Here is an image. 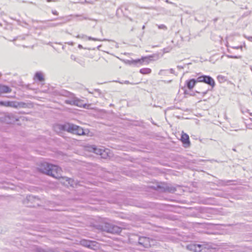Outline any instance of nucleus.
Instances as JSON below:
<instances>
[{
    "label": "nucleus",
    "mask_w": 252,
    "mask_h": 252,
    "mask_svg": "<svg viewBox=\"0 0 252 252\" xmlns=\"http://www.w3.org/2000/svg\"><path fill=\"white\" fill-rule=\"evenodd\" d=\"M181 141L184 144L187 145L185 146L186 147L189 146L190 142L189 140V136L188 134L186 133L182 134L181 136Z\"/></svg>",
    "instance_id": "13"
},
{
    "label": "nucleus",
    "mask_w": 252,
    "mask_h": 252,
    "mask_svg": "<svg viewBox=\"0 0 252 252\" xmlns=\"http://www.w3.org/2000/svg\"><path fill=\"white\" fill-rule=\"evenodd\" d=\"M69 98H70V99L65 100V101H64L65 103L69 104L71 105H73L74 95H73V96L69 97Z\"/></svg>",
    "instance_id": "24"
},
{
    "label": "nucleus",
    "mask_w": 252,
    "mask_h": 252,
    "mask_svg": "<svg viewBox=\"0 0 252 252\" xmlns=\"http://www.w3.org/2000/svg\"><path fill=\"white\" fill-rule=\"evenodd\" d=\"M124 83L126 84H129L130 83L128 81H125Z\"/></svg>",
    "instance_id": "38"
},
{
    "label": "nucleus",
    "mask_w": 252,
    "mask_h": 252,
    "mask_svg": "<svg viewBox=\"0 0 252 252\" xmlns=\"http://www.w3.org/2000/svg\"><path fill=\"white\" fill-rule=\"evenodd\" d=\"M232 181H233L232 180H220L219 181V184H220V185H221L222 186H226L228 183H229Z\"/></svg>",
    "instance_id": "25"
},
{
    "label": "nucleus",
    "mask_w": 252,
    "mask_h": 252,
    "mask_svg": "<svg viewBox=\"0 0 252 252\" xmlns=\"http://www.w3.org/2000/svg\"><path fill=\"white\" fill-rule=\"evenodd\" d=\"M208 90H207L205 91V92H202V93L203 94V95H205L207 93Z\"/></svg>",
    "instance_id": "36"
},
{
    "label": "nucleus",
    "mask_w": 252,
    "mask_h": 252,
    "mask_svg": "<svg viewBox=\"0 0 252 252\" xmlns=\"http://www.w3.org/2000/svg\"><path fill=\"white\" fill-rule=\"evenodd\" d=\"M169 71L170 73H172V74H174L175 73V71L172 68H171L169 70Z\"/></svg>",
    "instance_id": "32"
},
{
    "label": "nucleus",
    "mask_w": 252,
    "mask_h": 252,
    "mask_svg": "<svg viewBox=\"0 0 252 252\" xmlns=\"http://www.w3.org/2000/svg\"><path fill=\"white\" fill-rule=\"evenodd\" d=\"M39 170L41 172L55 178L61 177L62 169L57 165L43 162L40 164Z\"/></svg>",
    "instance_id": "1"
},
{
    "label": "nucleus",
    "mask_w": 252,
    "mask_h": 252,
    "mask_svg": "<svg viewBox=\"0 0 252 252\" xmlns=\"http://www.w3.org/2000/svg\"><path fill=\"white\" fill-rule=\"evenodd\" d=\"M234 48H236V49H242V46H240L236 47H235Z\"/></svg>",
    "instance_id": "37"
},
{
    "label": "nucleus",
    "mask_w": 252,
    "mask_h": 252,
    "mask_svg": "<svg viewBox=\"0 0 252 252\" xmlns=\"http://www.w3.org/2000/svg\"><path fill=\"white\" fill-rule=\"evenodd\" d=\"M183 34L180 35V36L183 41H189L190 40V32H182Z\"/></svg>",
    "instance_id": "18"
},
{
    "label": "nucleus",
    "mask_w": 252,
    "mask_h": 252,
    "mask_svg": "<svg viewBox=\"0 0 252 252\" xmlns=\"http://www.w3.org/2000/svg\"><path fill=\"white\" fill-rule=\"evenodd\" d=\"M198 82H203L209 85L211 89H213L216 85L215 80L211 76L208 75H201L197 78Z\"/></svg>",
    "instance_id": "8"
},
{
    "label": "nucleus",
    "mask_w": 252,
    "mask_h": 252,
    "mask_svg": "<svg viewBox=\"0 0 252 252\" xmlns=\"http://www.w3.org/2000/svg\"><path fill=\"white\" fill-rule=\"evenodd\" d=\"M217 20H218V18H215V19L213 20V21H214V22H216Z\"/></svg>",
    "instance_id": "41"
},
{
    "label": "nucleus",
    "mask_w": 252,
    "mask_h": 252,
    "mask_svg": "<svg viewBox=\"0 0 252 252\" xmlns=\"http://www.w3.org/2000/svg\"><path fill=\"white\" fill-rule=\"evenodd\" d=\"M227 57L229 58L232 59H240L241 58V56H232V55H227Z\"/></svg>",
    "instance_id": "26"
},
{
    "label": "nucleus",
    "mask_w": 252,
    "mask_h": 252,
    "mask_svg": "<svg viewBox=\"0 0 252 252\" xmlns=\"http://www.w3.org/2000/svg\"><path fill=\"white\" fill-rule=\"evenodd\" d=\"M0 105L6 107H10L15 108H26L27 104L23 102L10 101H0Z\"/></svg>",
    "instance_id": "6"
},
{
    "label": "nucleus",
    "mask_w": 252,
    "mask_h": 252,
    "mask_svg": "<svg viewBox=\"0 0 252 252\" xmlns=\"http://www.w3.org/2000/svg\"><path fill=\"white\" fill-rule=\"evenodd\" d=\"M247 38L249 41L252 42V36H248Z\"/></svg>",
    "instance_id": "34"
},
{
    "label": "nucleus",
    "mask_w": 252,
    "mask_h": 252,
    "mask_svg": "<svg viewBox=\"0 0 252 252\" xmlns=\"http://www.w3.org/2000/svg\"><path fill=\"white\" fill-rule=\"evenodd\" d=\"M134 239L135 240V243H137L139 245L144 248H148L150 246V239L146 237H139L137 235H131L129 238V240Z\"/></svg>",
    "instance_id": "5"
},
{
    "label": "nucleus",
    "mask_w": 252,
    "mask_h": 252,
    "mask_svg": "<svg viewBox=\"0 0 252 252\" xmlns=\"http://www.w3.org/2000/svg\"><path fill=\"white\" fill-rule=\"evenodd\" d=\"M164 70H161L160 71H159V74H161L162 72L164 71Z\"/></svg>",
    "instance_id": "43"
},
{
    "label": "nucleus",
    "mask_w": 252,
    "mask_h": 252,
    "mask_svg": "<svg viewBox=\"0 0 252 252\" xmlns=\"http://www.w3.org/2000/svg\"><path fill=\"white\" fill-rule=\"evenodd\" d=\"M11 92V89L7 86L0 85V94Z\"/></svg>",
    "instance_id": "17"
},
{
    "label": "nucleus",
    "mask_w": 252,
    "mask_h": 252,
    "mask_svg": "<svg viewBox=\"0 0 252 252\" xmlns=\"http://www.w3.org/2000/svg\"><path fill=\"white\" fill-rule=\"evenodd\" d=\"M98 228L102 231L113 234H118L122 231V229L120 227L108 222H105L101 225H99Z\"/></svg>",
    "instance_id": "3"
},
{
    "label": "nucleus",
    "mask_w": 252,
    "mask_h": 252,
    "mask_svg": "<svg viewBox=\"0 0 252 252\" xmlns=\"http://www.w3.org/2000/svg\"><path fill=\"white\" fill-rule=\"evenodd\" d=\"M149 61H150V59L148 57H142L141 59L132 60L131 61V62L133 63L142 64L144 62H146L147 63H149Z\"/></svg>",
    "instance_id": "15"
},
{
    "label": "nucleus",
    "mask_w": 252,
    "mask_h": 252,
    "mask_svg": "<svg viewBox=\"0 0 252 252\" xmlns=\"http://www.w3.org/2000/svg\"><path fill=\"white\" fill-rule=\"evenodd\" d=\"M73 105L80 107L86 108L87 104L84 103L83 100L78 99L74 96Z\"/></svg>",
    "instance_id": "12"
},
{
    "label": "nucleus",
    "mask_w": 252,
    "mask_h": 252,
    "mask_svg": "<svg viewBox=\"0 0 252 252\" xmlns=\"http://www.w3.org/2000/svg\"><path fill=\"white\" fill-rule=\"evenodd\" d=\"M158 29H161V30H166V27L164 25H160L158 26Z\"/></svg>",
    "instance_id": "29"
},
{
    "label": "nucleus",
    "mask_w": 252,
    "mask_h": 252,
    "mask_svg": "<svg viewBox=\"0 0 252 252\" xmlns=\"http://www.w3.org/2000/svg\"><path fill=\"white\" fill-rule=\"evenodd\" d=\"M68 44L69 45H73V42H68Z\"/></svg>",
    "instance_id": "42"
},
{
    "label": "nucleus",
    "mask_w": 252,
    "mask_h": 252,
    "mask_svg": "<svg viewBox=\"0 0 252 252\" xmlns=\"http://www.w3.org/2000/svg\"><path fill=\"white\" fill-rule=\"evenodd\" d=\"M197 82V79H191L186 81V85L189 89L191 90L194 87Z\"/></svg>",
    "instance_id": "14"
},
{
    "label": "nucleus",
    "mask_w": 252,
    "mask_h": 252,
    "mask_svg": "<svg viewBox=\"0 0 252 252\" xmlns=\"http://www.w3.org/2000/svg\"><path fill=\"white\" fill-rule=\"evenodd\" d=\"M55 1L56 0H47V1H48V2H50V1Z\"/></svg>",
    "instance_id": "40"
},
{
    "label": "nucleus",
    "mask_w": 252,
    "mask_h": 252,
    "mask_svg": "<svg viewBox=\"0 0 252 252\" xmlns=\"http://www.w3.org/2000/svg\"><path fill=\"white\" fill-rule=\"evenodd\" d=\"M171 47L165 48L163 49V53H168L171 50Z\"/></svg>",
    "instance_id": "27"
},
{
    "label": "nucleus",
    "mask_w": 252,
    "mask_h": 252,
    "mask_svg": "<svg viewBox=\"0 0 252 252\" xmlns=\"http://www.w3.org/2000/svg\"><path fill=\"white\" fill-rule=\"evenodd\" d=\"M34 77L40 82H42L44 80L43 74L41 72H37L35 74Z\"/></svg>",
    "instance_id": "20"
},
{
    "label": "nucleus",
    "mask_w": 252,
    "mask_h": 252,
    "mask_svg": "<svg viewBox=\"0 0 252 252\" xmlns=\"http://www.w3.org/2000/svg\"><path fill=\"white\" fill-rule=\"evenodd\" d=\"M158 188L161 191L169 193H174L176 190L175 187L168 184H163L161 186H158Z\"/></svg>",
    "instance_id": "10"
},
{
    "label": "nucleus",
    "mask_w": 252,
    "mask_h": 252,
    "mask_svg": "<svg viewBox=\"0 0 252 252\" xmlns=\"http://www.w3.org/2000/svg\"><path fill=\"white\" fill-rule=\"evenodd\" d=\"M91 148L93 152L101 156V157L103 158H106L108 157H110V151L108 149H104L103 147L98 148L95 146H93Z\"/></svg>",
    "instance_id": "7"
},
{
    "label": "nucleus",
    "mask_w": 252,
    "mask_h": 252,
    "mask_svg": "<svg viewBox=\"0 0 252 252\" xmlns=\"http://www.w3.org/2000/svg\"><path fill=\"white\" fill-rule=\"evenodd\" d=\"M70 58L71 60H73V61H75L77 62H79V61L78 60V58H76V57L73 55H71V56H70Z\"/></svg>",
    "instance_id": "28"
},
{
    "label": "nucleus",
    "mask_w": 252,
    "mask_h": 252,
    "mask_svg": "<svg viewBox=\"0 0 252 252\" xmlns=\"http://www.w3.org/2000/svg\"><path fill=\"white\" fill-rule=\"evenodd\" d=\"M18 119L12 113H7L5 115L4 121L8 124H12L17 121Z\"/></svg>",
    "instance_id": "11"
},
{
    "label": "nucleus",
    "mask_w": 252,
    "mask_h": 252,
    "mask_svg": "<svg viewBox=\"0 0 252 252\" xmlns=\"http://www.w3.org/2000/svg\"><path fill=\"white\" fill-rule=\"evenodd\" d=\"M81 245L87 248L93 249L94 250H96L98 248V243L95 241H90L87 240H82L80 241Z\"/></svg>",
    "instance_id": "9"
},
{
    "label": "nucleus",
    "mask_w": 252,
    "mask_h": 252,
    "mask_svg": "<svg viewBox=\"0 0 252 252\" xmlns=\"http://www.w3.org/2000/svg\"><path fill=\"white\" fill-rule=\"evenodd\" d=\"M78 48H79L80 49H81L83 48L82 46L80 44H79L78 45Z\"/></svg>",
    "instance_id": "39"
},
{
    "label": "nucleus",
    "mask_w": 252,
    "mask_h": 252,
    "mask_svg": "<svg viewBox=\"0 0 252 252\" xmlns=\"http://www.w3.org/2000/svg\"><path fill=\"white\" fill-rule=\"evenodd\" d=\"M26 36H28V35H26ZM26 38V36H17L16 37V38H6L7 40H9V41H15L16 40H23L24 39H25Z\"/></svg>",
    "instance_id": "22"
},
{
    "label": "nucleus",
    "mask_w": 252,
    "mask_h": 252,
    "mask_svg": "<svg viewBox=\"0 0 252 252\" xmlns=\"http://www.w3.org/2000/svg\"><path fill=\"white\" fill-rule=\"evenodd\" d=\"M52 12L53 14L56 15H57L58 14V12L56 10H52Z\"/></svg>",
    "instance_id": "33"
},
{
    "label": "nucleus",
    "mask_w": 252,
    "mask_h": 252,
    "mask_svg": "<svg viewBox=\"0 0 252 252\" xmlns=\"http://www.w3.org/2000/svg\"><path fill=\"white\" fill-rule=\"evenodd\" d=\"M74 36H76L77 38H81L82 39H84V40H93L94 41L96 40H105V39H97L96 38H93L91 36H87L84 34H82L81 35L77 34V35H74Z\"/></svg>",
    "instance_id": "16"
},
{
    "label": "nucleus",
    "mask_w": 252,
    "mask_h": 252,
    "mask_svg": "<svg viewBox=\"0 0 252 252\" xmlns=\"http://www.w3.org/2000/svg\"><path fill=\"white\" fill-rule=\"evenodd\" d=\"M60 128L64 131L79 135H85L84 129L80 126L71 123H66L59 126Z\"/></svg>",
    "instance_id": "2"
},
{
    "label": "nucleus",
    "mask_w": 252,
    "mask_h": 252,
    "mask_svg": "<svg viewBox=\"0 0 252 252\" xmlns=\"http://www.w3.org/2000/svg\"><path fill=\"white\" fill-rule=\"evenodd\" d=\"M206 244H190L187 246V248L193 252H209V249Z\"/></svg>",
    "instance_id": "4"
},
{
    "label": "nucleus",
    "mask_w": 252,
    "mask_h": 252,
    "mask_svg": "<svg viewBox=\"0 0 252 252\" xmlns=\"http://www.w3.org/2000/svg\"><path fill=\"white\" fill-rule=\"evenodd\" d=\"M74 16L79 17L78 20H79V21H82L83 20H89L94 21L95 22H96V20L90 18L87 15H84V14H82V15H76Z\"/></svg>",
    "instance_id": "19"
},
{
    "label": "nucleus",
    "mask_w": 252,
    "mask_h": 252,
    "mask_svg": "<svg viewBox=\"0 0 252 252\" xmlns=\"http://www.w3.org/2000/svg\"><path fill=\"white\" fill-rule=\"evenodd\" d=\"M61 95L66 96V97H69L73 96L74 94L72 93H70L69 92H67V91H63L61 93Z\"/></svg>",
    "instance_id": "23"
},
{
    "label": "nucleus",
    "mask_w": 252,
    "mask_h": 252,
    "mask_svg": "<svg viewBox=\"0 0 252 252\" xmlns=\"http://www.w3.org/2000/svg\"><path fill=\"white\" fill-rule=\"evenodd\" d=\"M177 68L179 69L184 68V66H181V65H178Z\"/></svg>",
    "instance_id": "35"
},
{
    "label": "nucleus",
    "mask_w": 252,
    "mask_h": 252,
    "mask_svg": "<svg viewBox=\"0 0 252 252\" xmlns=\"http://www.w3.org/2000/svg\"><path fill=\"white\" fill-rule=\"evenodd\" d=\"M65 179H66V181H68L69 184H70L71 182H72V180L71 178H67V177H65Z\"/></svg>",
    "instance_id": "31"
},
{
    "label": "nucleus",
    "mask_w": 252,
    "mask_h": 252,
    "mask_svg": "<svg viewBox=\"0 0 252 252\" xmlns=\"http://www.w3.org/2000/svg\"><path fill=\"white\" fill-rule=\"evenodd\" d=\"M140 72L143 74H148L151 72V69L149 68H144L140 70Z\"/></svg>",
    "instance_id": "21"
},
{
    "label": "nucleus",
    "mask_w": 252,
    "mask_h": 252,
    "mask_svg": "<svg viewBox=\"0 0 252 252\" xmlns=\"http://www.w3.org/2000/svg\"><path fill=\"white\" fill-rule=\"evenodd\" d=\"M78 60L79 61V62H78V63H79L80 64H81L82 65H84L85 64V63L84 61H82L81 59H78Z\"/></svg>",
    "instance_id": "30"
}]
</instances>
